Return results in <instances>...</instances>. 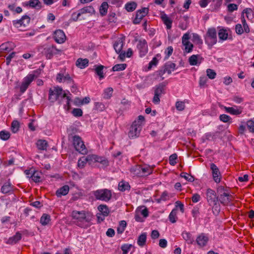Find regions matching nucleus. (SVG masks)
I'll return each instance as SVG.
<instances>
[{
	"mask_svg": "<svg viewBox=\"0 0 254 254\" xmlns=\"http://www.w3.org/2000/svg\"><path fill=\"white\" fill-rule=\"evenodd\" d=\"M10 44L9 43H5L1 44L0 46L1 50L9 51L10 50V49L9 48Z\"/></svg>",
	"mask_w": 254,
	"mask_h": 254,
	"instance_id": "774afa93",
	"label": "nucleus"
},
{
	"mask_svg": "<svg viewBox=\"0 0 254 254\" xmlns=\"http://www.w3.org/2000/svg\"><path fill=\"white\" fill-rule=\"evenodd\" d=\"M233 195L228 191L227 188L225 189L223 186V205H227L231 209L233 207Z\"/></svg>",
	"mask_w": 254,
	"mask_h": 254,
	"instance_id": "4468645a",
	"label": "nucleus"
},
{
	"mask_svg": "<svg viewBox=\"0 0 254 254\" xmlns=\"http://www.w3.org/2000/svg\"><path fill=\"white\" fill-rule=\"evenodd\" d=\"M205 41L209 46H213L217 42V34L215 28H209L205 36Z\"/></svg>",
	"mask_w": 254,
	"mask_h": 254,
	"instance_id": "9d476101",
	"label": "nucleus"
},
{
	"mask_svg": "<svg viewBox=\"0 0 254 254\" xmlns=\"http://www.w3.org/2000/svg\"><path fill=\"white\" fill-rule=\"evenodd\" d=\"M71 216L76 224L82 228L89 227L93 217V215L91 212L85 211H73Z\"/></svg>",
	"mask_w": 254,
	"mask_h": 254,
	"instance_id": "f03ea898",
	"label": "nucleus"
},
{
	"mask_svg": "<svg viewBox=\"0 0 254 254\" xmlns=\"http://www.w3.org/2000/svg\"><path fill=\"white\" fill-rule=\"evenodd\" d=\"M86 161L89 165H92L96 162H98L103 166H107L109 164L108 161L104 157L99 156L95 154H89L86 157Z\"/></svg>",
	"mask_w": 254,
	"mask_h": 254,
	"instance_id": "1a4fd4ad",
	"label": "nucleus"
},
{
	"mask_svg": "<svg viewBox=\"0 0 254 254\" xmlns=\"http://www.w3.org/2000/svg\"><path fill=\"white\" fill-rule=\"evenodd\" d=\"M176 67V64L172 62L167 63L164 66L163 71V73L167 72L168 74H171L173 71L174 70Z\"/></svg>",
	"mask_w": 254,
	"mask_h": 254,
	"instance_id": "393cba45",
	"label": "nucleus"
},
{
	"mask_svg": "<svg viewBox=\"0 0 254 254\" xmlns=\"http://www.w3.org/2000/svg\"><path fill=\"white\" fill-rule=\"evenodd\" d=\"M25 5L29 6L30 7L36 9H40L42 7V3L39 0H30L25 3Z\"/></svg>",
	"mask_w": 254,
	"mask_h": 254,
	"instance_id": "b1692460",
	"label": "nucleus"
},
{
	"mask_svg": "<svg viewBox=\"0 0 254 254\" xmlns=\"http://www.w3.org/2000/svg\"><path fill=\"white\" fill-rule=\"evenodd\" d=\"M164 23L166 26L167 29H170L172 27V20H171L167 15L164 14L161 16Z\"/></svg>",
	"mask_w": 254,
	"mask_h": 254,
	"instance_id": "c9c22d12",
	"label": "nucleus"
},
{
	"mask_svg": "<svg viewBox=\"0 0 254 254\" xmlns=\"http://www.w3.org/2000/svg\"><path fill=\"white\" fill-rule=\"evenodd\" d=\"M234 107H223L226 111L233 115H239L242 114L243 108L241 106H235Z\"/></svg>",
	"mask_w": 254,
	"mask_h": 254,
	"instance_id": "412c9836",
	"label": "nucleus"
},
{
	"mask_svg": "<svg viewBox=\"0 0 254 254\" xmlns=\"http://www.w3.org/2000/svg\"><path fill=\"white\" fill-rule=\"evenodd\" d=\"M61 51L56 48L54 46L46 47L42 52L48 59H51L54 55L58 54Z\"/></svg>",
	"mask_w": 254,
	"mask_h": 254,
	"instance_id": "2eb2a0df",
	"label": "nucleus"
},
{
	"mask_svg": "<svg viewBox=\"0 0 254 254\" xmlns=\"http://www.w3.org/2000/svg\"><path fill=\"white\" fill-rule=\"evenodd\" d=\"M235 30L237 34L241 35L244 32L243 27L241 24H237L235 26Z\"/></svg>",
	"mask_w": 254,
	"mask_h": 254,
	"instance_id": "0e129e2a",
	"label": "nucleus"
},
{
	"mask_svg": "<svg viewBox=\"0 0 254 254\" xmlns=\"http://www.w3.org/2000/svg\"><path fill=\"white\" fill-rule=\"evenodd\" d=\"M51 220L50 216L47 214H43L40 219V223L43 226L47 225Z\"/></svg>",
	"mask_w": 254,
	"mask_h": 254,
	"instance_id": "a19ab883",
	"label": "nucleus"
},
{
	"mask_svg": "<svg viewBox=\"0 0 254 254\" xmlns=\"http://www.w3.org/2000/svg\"><path fill=\"white\" fill-rule=\"evenodd\" d=\"M208 81L207 78L204 76H201L199 78V84L200 87H204Z\"/></svg>",
	"mask_w": 254,
	"mask_h": 254,
	"instance_id": "69168bd1",
	"label": "nucleus"
},
{
	"mask_svg": "<svg viewBox=\"0 0 254 254\" xmlns=\"http://www.w3.org/2000/svg\"><path fill=\"white\" fill-rule=\"evenodd\" d=\"M206 74L207 76L211 79L215 78L216 75V73L215 71L210 68L207 69Z\"/></svg>",
	"mask_w": 254,
	"mask_h": 254,
	"instance_id": "603ef678",
	"label": "nucleus"
},
{
	"mask_svg": "<svg viewBox=\"0 0 254 254\" xmlns=\"http://www.w3.org/2000/svg\"><path fill=\"white\" fill-rule=\"evenodd\" d=\"M19 128V123L17 121H13L11 123V129L13 133L17 132Z\"/></svg>",
	"mask_w": 254,
	"mask_h": 254,
	"instance_id": "a18cd8bd",
	"label": "nucleus"
},
{
	"mask_svg": "<svg viewBox=\"0 0 254 254\" xmlns=\"http://www.w3.org/2000/svg\"><path fill=\"white\" fill-rule=\"evenodd\" d=\"M60 98L62 99L59 100V103L61 104L62 102H65L64 107L68 110L70 107L71 98L67 96L66 93H63L62 88L59 86H54L49 89L48 100L50 102L54 103Z\"/></svg>",
	"mask_w": 254,
	"mask_h": 254,
	"instance_id": "f257e3e1",
	"label": "nucleus"
},
{
	"mask_svg": "<svg viewBox=\"0 0 254 254\" xmlns=\"http://www.w3.org/2000/svg\"><path fill=\"white\" fill-rule=\"evenodd\" d=\"M89 60L87 59L79 58L76 62V65L80 68H84L88 65Z\"/></svg>",
	"mask_w": 254,
	"mask_h": 254,
	"instance_id": "bb28decb",
	"label": "nucleus"
},
{
	"mask_svg": "<svg viewBox=\"0 0 254 254\" xmlns=\"http://www.w3.org/2000/svg\"><path fill=\"white\" fill-rule=\"evenodd\" d=\"M137 48L139 51L140 57H142L146 55L148 53V45L145 39H140L138 41Z\"/></svg>",
	"mask_w": 254,
	"mask_h": 254,
	"instance_id": "dca6fc26",
	"label": "nucleus"
},
{
	"mask_svg": "<svg viewBox=\"0 0 254 254\" xmlns=\"http://www.w3.org/2000/svg\"><path fill=\"white\" fill-rule=\"evenodd\" d=\"M72 113L75 117H81L83 114L82 110L79 108H74Z\"/></svg>",
	"mask_w": 254,
	"mask_h": 254,
	"instance_id": "bf43d9fd",
	"label": "nucleus"
},
{
	"mask_svg": "<svg viewBox=\"0 0 254 254\" xmlns=\"http://www.w3.org/2000/svg\"><path fill=\"white\" fill-rule=\"evenodd\" d=\"M87 163V161H86V158H82L78 160V166L79 168H82Z\"/></svg>",
	"mask_w": 254,
	"mask_h": 254,
	"instance_id": "e2e57ef3",
	"label": "nucleus"
},
{
	"mask_svg": "<svg viewBox=\"0 0 254 254\" xmlns=\"http://www.w3.org/2000/svg\"><path fill=\"white\" fill-rule=\"evenodd\" d=\"M165 86L166 84L163 82L154 87V95L152 100L154 104H158L160 103V97L165 93Z\"/></svg>",
	"mask_w": 254,
	"mask_h": 254,
	"instance_id": "6e6552de",
	"label": "nucleus"
},
{
	"mask_svg": "<svg viewBox=\"0 0 254 254\" xmlns=\"http://www.w3.org/2000/svg\"><path fill=\"white\" fill-rule=\"evenodd\" d=\"M12 190V187L11 184L9 183H6L2 186L1 191L3 193H6L11 191Z\"/></svg>",
	"mask_w": 254,
	"mask_h": 254,
	"instance_id": "ea45409f",
	"label": "nucleus"
},
{
	"mask_svg": "<svg viewBox=\"0 0 254 254\" xmlns=\"http://www.w3.org/2000/svg\"><path fill=\"white\" fill-rule=\"evenodd\" d=\"M229 33H231V31H228L226 29L223 28V41L232 39V36L230 34H229Z\"/></svg>",
	"mask_w": 254,
	"mask_h": 254,
	"instance_id": "338daca9",
	"label": "nucleus"
},
{
	"mask_svg": "<svg viewBox=\"0 0 254 254\" xmlns=\"http://www.w3.org/2000/svg\"><path fill=\"white\" fill-rule=\"evenodd\" d=\"M98 210L100 211V213L104 216H107L110 213L109 209L106 205L101 204L99 205Z\"/></svg>",
	"mask_w": 254,
	"mask_h": 254,
	"instance_id": "c756f323",
	"label": "nucleus"
},
{
	"mask_svg": "<svg viewBox=\"0 0 254 254\" xmlns=\"http://www.w3.org/2000/svg\"><path fill=\"white\" fill-rule=\"evenodd\" d=\"M30 18L27 15H24L19 20H15L12 21L14 26L21 30H24L23 28L26 27L30 23Z\"/></svg>",
	"mask_w": 254,
	"mask_h": 254,
	"instance_id": "f8f14e48",
	"label": "nucleus"
},
{
	"mask_svg": "<svg viewBox=\"0 0 254 254\" xmlns=\"http://www.w3.org/2000/svg\"><path fill=\"white\" fill-rule=\"evenodd\" d=\"M57 80L59 82L66 83L68 84H73L74 81L72 77L65 72H62L61 71L57 75Z\"/></svg>",
	"mask_w": 254,
	"mask_h": 254,
	"instance_id": "ddd939ff",
	"label": "nucleus"
},
{
	"mask_svg": "<svg viewBox=\"0 0 254 254\" xmlns=\"http://www.w3.org/2000/svg\"><path fill=\"white\" fill-rule=\"evenodd\" d=\"M181 177L185 178L186 180L190 182L194 181V179L193 176L188 175L187 173L183 172L180 175Z\"/></svg>",
	"mask_w": 254,
	"mask_h": 254,
	"instance_id": "864d4df0",
	"label": "nucleus"
},
{
	"mask_svg": "<svg viewBox=\"0 0 254 254\" xmlns=\"http://www.w3.org/2000/svg\"><path fill=\"white\" fill-rule=\"evenodd\" d=\"M192 41L196 44L200 45L202 44V41L200 36L196 33L193 34Z\"/></svg>",
	"mask_w": 254,
	"mask_h": 254,
	"instance_id": "09e8293b",
	"label": "nucleus"
},
{
	"mask_svg": "<svg viewBox=\"0 0 254 254\" xmlns=\"http://www.w3.org/2000/svg\"><path fill=\"white\" fill-rule=\"evenodd\" d=\"M125 39L123 38H119L114 44V48L117 54H119V58L124 61L126 57V53L122 52Z\"/></svg>",
	"mask_w": 254,
	"mask_h": 254,
	"instance_id": "9b49d317",
	"label": "nucleus"
},
{
	"mask_svg": "<svg viewBox=\"0 0 254 254\" xmlns=\"http://www.w3.org/2000/svg\"><path fill=\"white\" fill-rule=\"evenodd\" d=\"M146 233H143L140 235L139 236L137 239V244L140 247H143L145 245L146 242Z\"/></svg>",
	"mask_w": 254,
	"mask_h": 254,
	"instance_id": "72a5a7b5",
	"label": "nucleus"
},
{
	"mask_svg": "<svg viewBox=\"0 0 254 254\" xmlns=\"http://www.w3.org/2000/svg\"><path fill=\"white\" fill-rule=\"evenodd\" d=\"M81 15L85 13L94 14L95 12L94 8L92 6H87L79 10Z\"/></svg>",
	"mask_w": 254,
	"mask_h": 254,
	"instance_id": "473e14b6",
	"label": "nucleus"
},
{
	"mask_svg": "<svg viewBox=\"0 0 254 254\" xmlns=\"http://www.w3.org/2000/svg\"><path fill=\"white\" fill-rule=\"evenodd\" d=\"M21 239V234L17 232L13 236L10 237L6 242V244L13 245L17 243Z\"/></svg>",
	"mask_w": 254,
	"mask_h": 254,
	"instance_id": "5701e85b",
	"label": "nucleus"
},
{
	"mask_svg": "<svg viewBox=\"0 0 254 254\" xmlns=\"http://www.w3.org/2000/svg\"><path fill=\"white\" fill-rule=\"evenodd\" d=\"M137 7V3L134 1L127 2L125 5L126 9L128 12H132Z\"/></svg>",
	"mask_w": 254,
	"mask_h": 254,
	"instance_id": "e433bc0d",
	"label": "nucleus"
},
{
	"mask_svg": "<svg viewBox=\"0 0 254 254\" xmlns=\"http://www.w3.org/2000/svg\"><path fill=\"white\" fill-rule=\"evenodd\" d=\"M203 59L198 55H193L189 58V63L191 65H196L201 63Z\"/></svg>",
	"mask_w": 254,
	"mask_h": 254,
	"instance_id": "4be33fe9",
	"label": "nucleus"
},
{
	"mask_svg": "<svg viewBox=\"0 0 254 254\" xmlns=\"http://www.w3.org/2000/svg\"><path fill=\"white\" fill-rule=\"evenodd\" d=\"M148 8L144 7L141 9L138 10L136 11L135 17L133 20V24H138L140 23L141 20L148 14Z\"/></svg>",
	"mask_w": 254,
	"mask_h": 254,
	"instance_id": "f3484780",
	"label": "nucleus"
},
{
	"mask_svg": "<svg viewBox=\"0 0 254 254\" xmlns=\"http://www.w3.org/2000/svg\"><path fill=\"white\" fill-rule=\"evenodd\" d=\"M208 241V237L207 235L204 233H201L196 238L195 242L198 246L200 247H204L206 245Z\"/></svg>",
	"mask_w": 254,
	"mask_h": 254,
	"instance_id": "6ab92c4d",
	"label": "nucleus"
},
{
	"mask_svg": "<svg viewBox=\"0 0 254 254\" xmlns=\"http://www.w3.org/2000/svg\"><path fill=\"white\" fill-rule=\"evenodd\" d=\"M10 137V133L8 131L2 130L0 131V138L3 140H6Z\"/></svg>",
	"mask_w": 254,
	"mask_h": 254,
	"instance_id": "3c124183",
	"label": "nucleus"
},
{
	"mask_svg": "<svg viewBox=\"0 0 254 254\" xmlns=\"http://www.w3.org/2000/svg\"><path fill=\"white\" fill-rule=\"evenodd\" d=\"M126 67L127 64H117L113 67L112 70L114 71H121L124 70Z\"/></svg>",
	"mask_w": 254,
	"mask_h": 254,
	"instance_id": "49530a36",
	"label": "nucleus"
},
{
	"mask_svg": "<svg viewBox=\"0 0 254 254\" xmlns=\"http://www.w3.org/2000/svg\"><path fill=\"white\" fill-rule=\"evenodd\" d=\"M207 199L210 205H213V212L215 214H218L220 211L219 205L217 204L218 202V197L216 196V193L213 190L208 189L206 192Z\"/></svg>",
	"mask_w": 254,
	"mask_h": 254,
	"instance_id": "20e7f679",
	"label": "nucleus"
},
{
	"mask_svg": "<svg viewBox=\"0 0 254 254\" xmlns=\"http://www.w3.org/2000/svg\"><path fill=\"white\" fill-rule=\"evenodd\" d=\"M238 9V5L234 3H230L227 5V10L229 12H232Z\"/></svg>",
	"mask_w": 254,
	"mask_h": 254,
	"instance_id": "680f3d73",
	"label": "nucleus"
},
{
	"mask_svg": "<svg viewBox=\"0 0 254 254\" xmlns=\"http://www.w3.org/2000/svg\"><path fill=\"white\" fill-rule=\"evenodd\" d=\"M40 73L39 70H34L32 73L28 74L25 76L22 80V82L20 86V91L21 93H24L28 88L31 83L37 77L38 75Z\"/></svg>",
	"mask_w": 254,
	"mask_h": 254,
	"instance_id": "39448f33",
	"label": "nucleus"
},
{
	"mask_svg": "<svg viewBox=\"0 0 254 254\" xmlns=\"http://www.w3.org/2000/svg\"><path fill=\"white\" fill-rule=\"evenodd\" d=\"M210 169L213 180L215 183H219L221 181V173L219 169L214 163L210 164Z\"/></svg>",
	"mask_w": 254,
	"mask_h": 254,
	"instance_id": "a211bd4d",
	"label": "nucleus"
},
{
	"mask_svg": "<svg viewBox=\"0 0 254 254\" xmlns=\"http://www.w3.org/2000/svg\"><path fill=\"white\" fill-rule=\"evenodd\" d=\"M93 194L97 199L106 202L109 201L112 197L111 190L106 189L94 191Z\"/></svg>",
	"mask_w": 254,
	"mask_h": 254,
	"instance_id": "423d86ee",
	"label": "nucleus"
},
{
	"mask_svg": "<svg viewBox=\"0 0 254 254\" xmlns=\"http://www.w3.org/2000/svg\"><path fill=\"white\" fill-rule=\"evenodd\" d=\"M37 147L38 149L41 150H45L47 149V142L44 140H39L37 143Z\"/></svg>",
	"mask_w": 254,
	"mask_h": 254,
	"instance_id": "4c0bfd02",
	"label": "nucleus"
},
{
	"mask_svg": "<svg viewBox=\"0 0 254 254\" xmlns=\"http://www.w3.org/2000/svg\"><path fill=\"white\" fill-rule=\"evenodd\" d=\"M108 8V4L107 2H103L99 9L100 13L102 16L105 15L107 13V10Z\"/></svg>",
	"mask_w": 254,
	"mask_h": 254,
	"instance_id": "58836bf2",
	"label": "nucleus"
},
{
	"mask_svg": "<svg viewBox=\"0 0 254 254\" xmlns=\"http://www.w3.org/2000/svg\"><path fill=\"white\" fill-rule=\"evenodd\" d=\"M69 190V188L68 186L64 185L57 190L56 195L58 197L65 195L68 193Z\"/></svg>",
	"mask_w": 254,
	"mask_h": 254,
	"instance_id": "cd10ccee",
	"label": "nucleus"
},
{
	"mask_svg": "<svg viewBox=\"0 0 254 254\" xmlns=\"http://www.w3.org/2000/svg\"><path fill=\"white\" fill-rule=\"evenodd\" d=\"M176 109L180 111H182L184 110L185 105L184 102L182 101H177L176 103Z\"/></svg>",
	"mask_w": 254,
	"mask_h": 254,
	"instance_id": "13d9d810",
	"label": "nucleus"
},
{
	"mask_svg": "<svg viewBox=\"0 0 254 254\" xmlns=\"http://www.w3.org/2000/svg\"><path fill=\"white\" fill-rule=\"evenodd\" d=\"M130 185L128 183L124 181L120 182L118 185V189L122 191L130 190Z\"/></svg>",
	"mask_w": 254,
	"mask_h": 254,
	"instance_id": "7c9ffc66",
	"label": "nucleus"
},
{
	"mask_svg": "<svg viewBox=\"0 0 254 254\" xmlns=\"http://www.w3.org/2000/svg\"><path fill=\"white\" fill-rule=\"evenodd\" d=\"M41 173L38 171L34 170L33 172L32 175L30 176V178L35 183H38L40 181Z\"/></svg>",
	"mask_w": 254,
	"mask_h": 254,
	"instance_id": "37998d69",
	"label": "nucleus"
},
{
	"mask_svg": "<svg viewBox=\"0 0 254 254\" xmlns=\"http://www.w3.org/2000/svg\"><path fill=\"white\" fill-rule=\"evenodd\" d=\"M54 39L58 43H63L65 40V35L62 30H57L54 33Z\"/></svg>",
	"mask_w": 254,
	"mask_h": 254,
	"instance_id": "aec40b11",
	"label": "nucleus"
},
{
	"mask_svg": "<svg viewBox=\"0 0 254 254\" xmlns=\"http://www.w3.org/2000/svg\"><path fill=\"white\" fill-rule=\"evenodd\" d=\"M144 121V117L141 115L138 117L132 124L128 132V136L130 138L137 137L139 136L142 129V123Z\"/></svg>",
	"mask_w": 254,
	"mask_h": 254,
	"instance_id": "7ed1b4c3",
	"label": "nucleus"
},
{
	"mask_svg": "<svg viewBox=\"0 0 254 254\" xmlns=\"http://www.w3.org/2000/svg\"><path fill=\"white\" fill-rule=\"evenodd\" d=\"M182 235L188 244H192L195 242L194 238L190 232H183Z\"/></svg>",
	"mask_w": 254,
	"mask_h": 254,
	"instance_id": "a878e982",
	"label": "nucleus"
},
{
	"mask_svg": "<svg viewBox=\"0 0 254 254\" xmlns=\"http://www.w3.org/2000/svg\"><path fill=\"white\" fill-rule=\"evenodd\" d=\"M177 155L176 153L173 154L169 157V163L172 166H174L176 163L177 159Z\"/></svg>",
	"mask_w": 254,
	"mask_h": 254,
	"instance_id": "4d7b16f0",
	"label": "nucleus"
},
{
	"mask_svg": "<svg viewBox=\"0 0 254 254\" xmlns=\"http://www.w3.org/2000/svg\"><path fill=\"white\" fill-rule=\"evenodd\" d=\"M132 245L131 244H126L122 245L121 249L123 252V254H127L128 251L131 249Z\"/></svg>",
	"mask_w": 254,
	"mask_h": 254,
	"instance_id": "5fc2aeb1",
	"label": "nucleus"
},
{
	"mask_svg": "<svg viewBox=\"0 0 254 254\" xmlns=\"http://www.w3.org/2000/svg\"><path fill=\"white\" fill-rule=\"evenodd\" d=\"M241 20H242V23L243 24L242 27H243V28L244 30V32H245L247 33H249L250 31V28H249V27L248 24L247 23L246 20L245 19L244 15H242Z\"/></svg>",
	"mask_w": 254,
	"mask_h": 254,
	"instance_id": "de8ad7c7",
	"label": "nucleus"
},
{
	"mask_svg": "<svg viewBox=\"0 0 254 254\" xmlns=\"http://www.w3.org/2000/svg\"><path fill=\"white\" fill-rule=\"evenodd\" d=\"M113 92V89L112 87H108L104 91L103 97L105 99H109L112 96Z\"/></svg>",
	"mask_w": 254,
	"mask_h": 254,
	"instance_id": "79ce46f5",
	"label": "nucleus"
},
{
	"mask_svg": "<svg viewBox=\"0 0 254 254\" xmlns=\"http://www.w3.org/2000/svg\"><path fill=\"white\" fill-rule=\"evenodd\" d=\"M153 167H151L148 165L141 166V173L143 174V177L146 176L151 174L153 172Z\"/></svg>",
	"mask_w": 254,
	"mask_h": 254,
	"instance_id": "2f4dec72",
	"label": "nucleus"
},
{
	"mask_svg": "<svg viewBox=\"0 0 254 254\" xmlns=\"http://www.w3.org/2000/svg\"><path fill=\"white\" fill-rule=\"evenodd\" d=\"M72 140L73 144L77 151L82 154H85L87 153V149L81 137L77 135H74L72 137Z\"/></svg>",
	"mask_w": 254,
	"mask_h": 254,
	"instance_id": "0eeeda50",
	"label": "nucleus"
},
{
	"mask_svg": "<svg viewBox=\"0 0 254 254\" xmlns=\"http://www.w3.org/2000/svg\"><path fill=\"white\" fill-rule=\"evenodd\" d=\"M190 39V34L189 33H185L184 34V35L182 37V43L184 45V46H185L186 45H189V43H190L189 41Z\"/></svg>",
	"mask_w": 254,
	"mask_h": 254,
	"instance_id": "6e6d98bb",
	"label": "nucleus"
},
{
	"mask_svg": "<svg viewBox=\"0 0 254 254\" xmlns=\"http://www.w3.org/2000/svg\"><path fill=\"white\" fill-rule=\"evenodd\" d=\"M141 165H135L131 168L130 172L134 176L143 177V174L141 173Z\"/></svg>",
	"mask_w": 254,
	"mask_h": 254,
	"instance_id": "c85d7f7f",
	"label": "nucleus"
},
{
	"mask_svg": "<svg viewBox=\"0 0 254 254\" xmlns=\"http://www.w3.org/2000/svg\"><path fill=\"white\" fill-rule=\"evenodd\" d=\"M95 71L97 75L99 76L100 79L104 77L103 74V69L104 66L102 65H95Z\"/></svg>",
	"mask_w": 254,
	"mask_h": 254,
	"instance_id": "f704fd0d",
	"label": "nucleus"
},
{
	"mask_svg": "<svg viewBox=\"0 0 254 254\" xmlns=\"http://www.w3.org/2000/svg\"><path fill=\"white\" fill-rule=\"evenodd\" d=\"M94 109L98 111L101 112L105 109V106L101 102H95Z\"/></svg>",
	"mask_w": 254,
	"mask_h": 254,
	"instance_id": "8fccbe9b",
	"label": "nucleus"
},
{
	"mask_svg": "<svg viewBox=\"0 0 254 254\" xmlns=\"http://www.w3.org/2000/svg\"><path fill=\"white\" fill-rule=\"evenodd\" d=\"M177 219V209H174L172 210L169 215V219L170 222L174 223L176 222Z\"/></svg>",
	"mask_w": 254,
	"mask_h": 254,
	"instance_id": "c03bdc74",
	"label": "nucleus"
},
{
	"mask_svg": "<svg viewBox=\"0 0 254 254\" xmlns=\"http://www.w3.org/2000/svg\"><path fill=\"white\" fill-rule=\"evenodd\" d=\"M247 126L250 131L254 132V121L249 120L247 122Z\"/></svg>",
	"mask_w": 254,
	"mask_h": 254,
	"instance_id": "052dcab7",
	"label": "nucleus"
}]
</instances>
